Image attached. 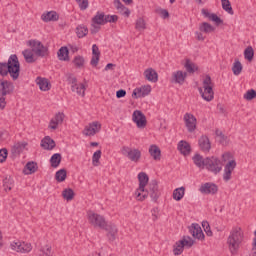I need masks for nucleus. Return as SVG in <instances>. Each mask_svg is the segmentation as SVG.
<instances>
[{"instance_id": "obj_1", "label": "nucleus", "mask_w": 256, "mask_h": 256, "mask_svg": "<svg viewBox=\"0 0 256 256\" xmlns=\"http://www.w3.org/2000/svg\"><path fill=\"white\" fill-rule=\"evenodd\" d=\"M19 73H21V64L15 54L10 55L8 62H0V75L2 77H7L10 74V77L17 81Z\"/></svg>"}, {"instance_id": "obj_2", "label": "nucleus", "mask_w": 256, "mask_h": 256, "mask_svg": "<svg viewBox=\"0 0 256 256\" xmlns=\"http://www.w3.org/2000/svg\"><path fill=\"white\" fill-rule=\"evenodd\" d=\"M243 239H245V234L241 227H233L226 241L228 251L231 255H237L239 253Z\"/></svg>"}, {"instance_id": "obj_3", "label": "nucleus", "mask_w": 256, "mask_h": 256, "mask_svg": "<svg viewBox=\"0 0 256 256\" xmlns=\"http://www.w3.org/2000/svg\"><path fill=\"white\" fill-rule=\"evenodd\" d=\"M213 80L211 79V76L206 75L202 81V87L198 88V91L204 99V101H207V103H211L213 99H215V92L213 91L214 87Z\"/></svg>"}, {"instance_id": "obj_4", "label": "nucleus", "mask_w": 256, "mask_h": 256, "mask_svg": "<svg viewBox=\"0 0 256 256\" xmlns=\"http://www.w3.org/2000/svg\"><path fill=\"white\" fill-rule=\"evenodd\" d=\"M139 187L135 191V199L137 201H145L149 197V192L145 190L147 184L149 183V176L145 172H140L138 174Z\"/></svg>"}, {"instance_id": "obj_5", "label": "nucleus", "mask_w": 256, "mask_h": 256, "mask_svg": "<svg viewBox=\"0 0 256 256\" xmlns=\"http://www.w3.org/2000/svg\"><path fill=\"white\" fill-rule=\"evenodd\" d=\"M87 219L90 225H93V227H99L100 229H105L106 231H109V228H107V221H105V218L100 214H97L92 210H88Z\"/></svg>"}, {"instance_id": "obj_6", "label": "nucleus", "mask_w": 256, "mask_h": 256, "mask_svg": "<svg viewBox=\"0 0 256 256\" xmlns=\"http://www.w3.org/2000/svg\"><path fill=\"white\" fill-rule=\"evenodd\" d=\"M121 155L127 157L132 163H139L141 161V150L129 146H122L120 149Z\"/></svg>"}, {"instance_id": "obj_7", "label": "nucleus", "mask_w": 256, "mask_h": 256, "mask_svg": "<svg viewBox=\"0 0 256 256\" xmlns=\"http://www.w3.org/2000/svg\"><path fill=\"white\" fill-rule=\"evenodd\" d=\"M195 241L189 236H184L183 239L175 242L173 245L172 253L173 255H181L185 251V247H193Z\"/></svg>"}, {"instance_id": "obj_8", "label": "nucleus", "mask_w": 256, "mask_h": 256, "mask_svg": "<svg viewBox=\"0 0 256 256\" xmlns=\"http://www.w3.org/2000/svg\"><path fill=\"white\" fill-rule=\"evenodd\" d=\"M205 169H207V171H210V173L217 175L218 173H221L223 169V164L221 163V160H219V158L217 157H208L206 158Z\"/></svg>"}, {"instance_id": "obj_9", "label": "nucleus", "mask_w": 256, "mask_h": 256, "mask_svg": "<svg viewBox=\"0 0 256 256\" xmlns=\"http://www.w3.org/2000/svg\"><path fill=\"white\" fill-rule=\"evenodd\" d=\"M68 84L71 87L72 93H77L80 97H85V84L77 82V77L70 75L68 76Z\"/></svg>"}, {"instance_id": "obj_10", "label": "nucleus", "mask_w": 256, "mask_h": 256, "mask_svg": "<svg viewBox=\"0 0 256 256\" xmlns=\"http://www.w3.org/2000/svg\"><path fill=\"white\" fill-rule=\"evenodd\" d=\"M10 247L12 251H16V253H30V251L33 250V246L31 245V243L21 240L12 241Z\"/></svg>"}, {"instance_id": "obj_11", "label": "nucleus", "mask_w": 256, "mask_h": 256, "mask_svg": "<svg viewBox=\"0 0 256 256\" xmlns=\"http://www.w3.org/2000/svg\"><path fill=\"white\" fill-rule=\"evenodd\" d=\"M101 131V123L99 121L90 122L82 131L85 137H95Z\"/></svg>"}, {"instance_id": "obj_12", "label": "nucleus", "mask_w": 256, "mask_h": 256, "mask_svg": "<svg viewBox=\"0 0 256 256\" xmlns=\"http://www.w3.org/2000/svg\"><path fill=\"white\" fill-rule=\"evenodd\" d=\"M151 91H152L151 85H149V84L142 85L133 90L132 97L134 99H143V98L151 95Z\"/></svg>"}, {"instance_id": "obj_13", "label": "nucleus", "mask_w": 256, "mask_h": 256, "mask_svg": "<svg viewBox=\"0 0 256 256\" xmlns=\"http://www.w3.org/2000/svg\"><path fill=\"white\" fill-rule=\"evenodd\" d=\"M235 167H237V162L235 160H231L224 166L223 181H225V183L231 181L233 171H235Z\"/></svg>"}, {"instance_id": "obj_14", "label": "nucleus", "mask_w": 256, "mask_h": 256, "mask_svg": "<svg viewBox=\"0 0 256 256\" xmlns=\"http://www.w3.org/2000/svg\"><path fill=\"white\" fill-rule=\"evenodd\" d=\"M184 123L189 133H193L197 129V118L191 113L184 115Z\"/></svg>"}, {"instance_id": "obj_15", "label": "nucleus", "mask_w": 256, "mask_h": 256, "mask_svg": "<svg viewBox=\"0 0 256 256\" xmlns=\"http://www.w3.org/2000/svg\"><path fill=\"white\" fill-rule=\"evenodd\" d=\"M199 191L202 195H215L219 187L214 183L206 182L200 186Z\"/></svg>"}, {"instance_id": "obj_16", "label": "nucleus", "mask_w": 256, "mask_h": 256, "mask_svg": "<svg viewBox=\"0 0 256 256\" xmlns=\"http://www.w3.org/2000/svg\"><path fill=\"white\" fill-rule=\"evenodd\" d=\"M132 121L136 123L137 127L139 129H143L147 125V118H145V115L142 111L135 110L132 115Z\"/></svg>"}, {"instance_id": "obj_17", "label": "nucleus", "mask_w": 256, "mask_h": 256, "mask_svg": "<svg viewBox=\"0 0 256 256\" xmlns=\"http://www.w3.org/2000/svg\"><path fill=\"white\" fill-rule=\"evenodd\" d=\"M32 51L36 57H45L48 53L47 47H45L40 41H33Z\"/></svg>"}, {"instance_id": "obj_18", "label": "nucleus", "mask_w": 256, "mask_h": 256, "mask_svg": "<svg viewBox=\"0 0 256 256\" xmlns=\"http://www.w3.org/2000/svg\"><path fill=\"white\" fill-rule=\"evenodd\" d=\"M145 191H147L148 195H150L153 201H157L159 199V196L161 195V193L159 192V185L155 180L150 182L148 190L145 189Z\"/></svg>"}, {"instance_id": "obj_19", "label": "nucleus", "mask_w": 256, "mask_h": 256, "mask_svg": "<svg viewBox=\"0 0 256 256\" xmlns=\"http://www.w3.org/2000/svg\"><path fill=\"white\" fill-rule=\"evenodd\" d=\"M186 79H187V72L177 70L172 73L171 83H175L176 85H183Z\"/></svg>"}, {"instance_id": "obj_20", "label": "nucleus", "mask_w": 256, "mask_h": 256, "mask_svg": "<svg viewBox=\"0 0 256 256\" xmlns=\"http://www.w3.org/2000/svg\"><path fill=\"white\" fill-rule=\"evenodd\" d=\"M189 231L192 234V237L195 239H199L202 241V239H205V234H203V230L201 229V226L197 223L192 224L189 227Z\"/></svg>"}, {"instance_id": "obj_21", "label": "nucleus", "mask_w": 256, "mask_h": 256, "mask_svg": "<svg viewBox=\"0 0 256 256\" xmlns=\"http://www.w3.org/2000/svg\"><path fill=\"white\" fill-rule=\"evenodd\" d=\"M65 119V114L59 112L57 113L51 120L49 123V128L50 129H57V127H59V125L63 124V121Z\"/></svg>"}, {"instance_id": "obj_22", "label": "nucleus", "mask_w": 256, "mask_h": 256, "mask_svg": "<svg viewBox=\"0 0 256 256\" xmlns=\"http://www.w3.org/2000/svg\"><path fill=\"white\" fill-rule=\"evenodd\" d=\"M144 77L150 83H157L159 81V74L153 68H148L144 71Z\"/></svg>"}, {"instance_id": "obj_23", "label": "nucleus", "mask_w": 256, "mask_h": 256, "mask_svg": "<svg viewBox=\"0 0 256 256\" xmlns=\"http://www.w3.org/2000/svg\"><path fill=\"white\" fill-rule=\"evenodd\" d=\"M198 144L201 151H204V153H209V151H211V141H209V137L201 136L198 140Z\"/></svg>"}, {"instance_id": "obj_24", "label": "nucleus", "mask_w": 256, "mask_h": 256, "mask_svg": "<svg viewBox=\"0 0 256 256\" xmlns=\"http://www.w3.org/2000/svg\"><path fill=\"white\" fill-rule=\"evenodd\" d=\"M36 85H38L40 91H50L51 90V82L47 78L37 77Z\"/></svg>"}, {"instance_id": "obj_25", "label": "nucleus", "mask_w": 256, "mask_h": 256, "mask_svg": "<svg viewBox=\"0 0 256 256\" xmlns=\"http://www.w3.org/2000/svg\"><path fill=\"white\" fill-rule=\"evenodd\" d=\"M13 91V83L4 80L0 82V93L1 95H9Z\"/></svg>"}, {"instance_id": "obj_26", "label": "nucleus", "mask_w": 256, "mask_h": 256, "mask_svg": "<svg viewBox=\"0 0 256 256\" xmlns=\"http://www.w3.org/2000/svg\"><path fill=\"white\" fill-rule=\"evenodd\" d=\"M114 5L120 15H123L124 17H129L131 15V10L125 7V5H123L120 0H114Z\"/></svg>"}, {"instance_id": "obj_27", "label": "nucleus", "mask_w": 256, "mask_h": 256, "mask_svg": "<svg viewBox=\"0 0 256 256\" xmlns=\"http://www.w3.org/2000/svg\"><path fill=\"white\" fill-rule=\"evenodd\" d=\"M202 15L209 19L210 21H213L216 25L223 24V20L217 16V14L210 13L207 9H202Z\"/></svg>"}, {"instance_id": "obj_28", "label": "nucleus", "mask_w": 256, "mask_h": 256, "mask_svg": "<svg viewBox=\"0 0 256 256\" xmlns=\"http://www.w3.org/2000/svg\"><path fill=\"white\" fill-rule=\"evenodd\" d=\"M41 19L44 23H49V21H59V14L55 11L46 12L41 15Z\"/></svg>"}, {"instance_id": "obj_29", "label": "nucleus", "mask_w": 256, "mask_h": 256, "mask_svg": "<svg viewBox=\"0 0 256 256\" xmlns=\"http://www.w3.org/2000/svg\"><path fill=\"white\" fill-rule=\"evenodd\" d=\"M41 148L46 149L47 151H52V149H55V140L51 139L49 136H46L41 141Z\"/></svg>"}, {"instance_id": "obj_30", "label": "nucleus", "mask_w": 256, "mask_h": 256, "mask_svg": "<svg viewBox=\"0 0 256 256\" xmlns=\"http://www.w3.org/2000/svg\"><path fill=\"white\" fill-rule=\"evenodd\" d=\"M194 165L198 167V169H205L207 165V158H203L200 154H195L192 158Z\"/></svg>"}, {"instance_id": "obj_31", "label": "nucleus", "mask_w": 256, "mask_h": 256, "mask_svg": "<svg viewBox=\"0 0 256 256\" xmlns=\"http://www.w3.org/2000/svg\"><path fill=\"white\" fill-rule=\"evenodd\" d=\"M22 54L26 63H35V61H37V55H35L33 49H26Z\"/></svg>"}, {"instance_id": "obj_32", "label": "nucleus", "mask_w": 256, "mask_h": 256, "mask_svg": "<svg viewBox=\"0 0 256 256\" xmlns=\"http://www.w3.org/2000/svg\"><path fill=\"white\" fill-rule=\"evenodd\" d=\"M148 151L154 161H161V149L157 145H151Z\"/></svg>"}, {"instance_id": "obj_33", "label": "nucleus", "mask_w": 256, "mask_h": 256, "mask_svg": "<svg viewBox=\"0 0 256 256\" xmlns=\"http://www.w3.org/2000/svg\"><path fill=\"white\" fill-rule=\"evenodd\" d=\"M178 150L182 155H189V153H191V145H189L187 141L181 140L178 143Z\"/></svg>"}, {"instance_id": "obj_34", "label": "nucleus", "mask_w": 256, "mask_h": 256, "mask_svg": "<svg viewBox=\"0 0 256 256\" xmlns=\"http://www.w3.org/2000/svg\"><path fill=\"white\" fill-rule=\"evenodd\" d=\"M89 34V28L84 24H80L76 27V35L79 39H83V37H87Z\"/></svg>"}, {"instance_id": "obj_35", "label": "nucleus", "mask_w": 256, "mask_h": 256, "mask_svg": "<svg viewBox=\"0 0 256 256\" xmlns=\"http://www.w3.org/2000/svg\"><path fill=\"white\" fill-rule=\"evenodd\" d=\"M57 55L59 61H69V48H67L66 46L61 47L58 50Z\"/></svg>"}, {"instance_id": "obj_36", "label": "nucleus", "mask_w": 256, "mask_h": 256, "mask_svg": "<svg viewBox=\"0 0 256 256\" xmlns=\"http://www.w3.org/2000/svg\"><path fill=\"white\" fill-rule=\"evenodd\" d=\"M25 147H27V143H25V142L15 143L11 148L12 155H19V153H21V151H23V149H25Z\"/></svg>"}, {"instance_id": "obj_37", "label": "nucleus", "mask_w": 256, "mask_h": 256, "mask_svg": "<svg viewBox=\"0 0 256 256\" xmlns=\"http://www.w3.org/2000/svg\"><path fill=\"white\" fill-rule=\"evenodd\" d=\"M37 169H38L37 163L28 162L25 166L24 173L25 175H33V173H36Z\"/></svg>"}, {"instance_id": "obj_38", "label": "nucleus", "mask_w": 256, "mask_h": 256, "mask_svg": "<svg viewBox=\"0 0 256 256\" xmlns=\"http://www.w3.org/2000/svg\"><path fill=\"white\" fill-rule=\"evenodd\" d=\"M92 23L95 25H105V13L97 12V14L92 18Z\"/></svg>"}, {"instance_id": "obj_39", "label": "nucleus", "mask_w": 256, "mask_h": 256, "mask_svg": "<svg viewBox=\"0 0 256 256\" xmlns=\"http://www.w3.org/2000/svg\"><path fill=\"white\" fill-rule=\"evenodd\" d=\"M185 197V187L176 188L173 191V199L175 201H181Z\"/></svg>"}, {"instance_id": "obj_40", "label": "nucleus", "mask_w": 256, "mask_h": 256, "mask_svg": "<svg viewBox=\"0 0 256 256\" xmlns=\"http://www.w3.org/2000/svg\"><path fill=\"white\" fill-rule=\"evenodd\" d=\"M199 30L201 33H213V31H215V27L207 22H203L199 25Z\"/></svg>"}, {"instance_id": "obj_41", "label": "nucleus", "mask_w": 256, "mask_h": 256, "mask_svg": "<svg viewBox=\"0 0 256 256\" xmlns=\"http://www.w3.org/2000/svg\"><path fill=\"white\" fill-rule=\"evenodd\" d=\"M51 167H54V169H57L59 165H61V154L55 153L50 158Z\"/></svg>"}, {"instance_id": "obj_42", "label": "nucleus", "mask_w": 256, "mask_h": 256, "mask_svg": "<svg viewBox=\"0 0 256 256\" xmlns=\"http://www.w3.org/2000/svg\"><path fill=\"white\" fill-rule=\"evenodd\" d=\"M147 29V23L145 22V19L143 18H137L135 22V30L136 31H145Z\"/></svg>"}, {"instance_id": "obj_43", "label": "nucleus", "mask_w": 256, "mask_h": 256, "mask_svg": "<svg viewBox=\"0 0 256 256\" xmlns=\"http://www.w3.org/2000/svg\"><path fill=\"white\" fill-rule=\"evenodd\" d=\"M184 67L187 71V73H195V71H198L199 67L196 66L195 63L191 62V60L187 59Z\"/></svg>"}, {"instance_id": "obj_44", "label": "nucleus", "mask_w": 256, "mask_h": 256, "mask_svg": "<svg viewBox=\"0 0 256 256\" xmlns=\"http://www.w3.org/2000/svg\"><path fill=\"white\" fill-rule=\"evenodd\" d=\"M243 71V65L239 60H235L232 66V72L234 75L238 76L241 75V72Z\"/></svg>"}, {"instance_id": "obj_45", "label": "nucleus", "mask_w": 256, "mask_h": 256, "mask_svg": "<svg viewBox=\"0 0 256 256\" xmlns=\"http://www.w3.org/2000/svg\"><path fill=\"white\" fill-rule=\"evenodd\" d=\"M55 179H56V181H58V183H63V181H65V179H67V170L60 169L59 171H57L56 175H55Z\"/></svg>"}, {"instance_id": "obj_46", "label": "nucleus", "mask_w": 256, "mask_h": 256, "mask_svg": "<svg viewBox=\"0 0 256 256\" xmlns=\"http://www.w3.org/2000/svg\"><path fill=\"white\" fill-rule=\"evenodd\" d=\"M62 197L66 199V201H73V198L75 197V192L71 188H67L63 190Z\"/></svg>"}, {"instance_id": "obj_47", "label": "nucleus", "mask_w": 256, "mask_h": 256, "mask_svg": "<svg viewBox=\"0 0 256 256\" xmlns=\"http://www.w3.org/2000/svg\"><path fill=\"white\" fill-rule=\"evenodd\" d=\"M222 3V9L226 11V13H229V15H233V7H231V2L229 0H221Z\"/></svg>"}, {"instance_id": "obj_48", "label": "nucleus", "mask_w": 256, "mask_h": 256, "mask_svg": "<svg viewBox=\"0 0 256 256\" xmlns=\"http://www.w3.org/2000/svg\"><path fill=\"white\" fill-rule=\"evenodd\" d=\"M244 57L247 59V61H253V57H255V51L253 50V47L249 46L245 49Z\"/></svg>"}, {"instance_id": "obj_49", "label": "nucleus", "mask_w": 256, "mask_h": 256, "mask_svg": "<svg viewBox=\"0 0 256 256\" xmlns=\"http://www.w3.org/2000/svg\"><path fill=\"white\" fill-rule=\"evenodd\" d=\"M73 63L77 69H81L85 65V58H83V56H76L73 60Z\"/></svg>"}, {"instance_id": "obj_50", "label": "nucleus", "mask_w": 256, "mask_h": 256, "mask_svg": "<svg viewBox=\"0 0 256 256\" xmlns=\"http://www.w3.org/2000/svg\"><path fill=\"white\" fill-rule=\"evenodd\" d=\"M101 155H102L101 150H97L96 152H94L92 156V165L94 167H99V160L101 159Z\"/></svg>"}, {"instance_id": "obj_51", "label": "nucleus", "mask_w": 256, "mask_h": 256, "mask_svg": "<svg viewBox=\"0 0 256 256\" xmlns=\"http://www.w3.org/2000/svg\"><path fill=\"white\" fill-rule=\"evenodd\" d=\"M3 187L5 191H11L13 189V179L5 178L3 180Z\"/></svg>"}, {"instance_id": "obj_52", "label": "nucleus", "mask_w": 256, "mask_h": 256, "mask_svg": "<svg viewBox=\"0 0 256 256\" xmlns=\"http://www.w3.org/2000/svg\"><path fill=\"white\" fill-rule=\"evenodd\" d=\"M202 227L208 237H213V231H211V226L209 225V222L203 221Z\"/></svg>"}, {"instance_id": "obj_53", "label": "nucleus", "mask_w": 256, "mask_h": 256, "mask_svg": "<svg viewBox=\"0 0 256 256\" xmlns=\"http://www.w3.org/2000/svg\"><path fill=\"white\" fill-rule=\"evenodd\" d=\"M81 11H85L89 8V0H75Z\"/></svg>"}, {"instance_id": "obj_54", "label": "nucleus", "mask_w": 256, "mask_h": 256, "mask_svg": "<svg viewBox=\"0 0 256 256\" xmlns=\"http://www.w3.org/2000/svg\"><path fill=\"white\" fill-rule=\"evenodd\" d=\"M118 20H119L118 15H106V16H104L105 23H117Z\"/></svg>"}, {"instance_id": "obj_55", "label": "nucleus", "mask_w": 256, "mask_h": 256, "mask_svg": "<svg viewBox=\"0 0 256 256\" xmlns=\"http://www.w3.org/2000/svg\"><path fill=\"white\" fill-rule=\"evenodd\" d=\"M255 97H256V91L255 90H248L244 94V99H246L247 101H251L252 99H255Z\"/></svg>"}, {"instance_id": "obj_56", "label": "nucleus", "mask_w": 256, "mask_h": 256, "mask_svg": "<svg viewBox=\"0 0 256 256\" xmlns=\"http://www.w3.org/2000/svg\"><path fill=\"white\" fill-rule=\"evenodd\" d=\"M7 155H8L7 148H2L0 150V163H5V161H7Z\"/></svg>"}, {"instance_id": "obj_57", "label": "nucleus", "mask_w": 256, "mask_h": 256, "mask_svg": "<svg viewBox=\"0 0 256 256\" xmlns=\"http://www.w3.org/2000/svg\"><path fill=\"white\" fill-rule=\"evenodd\" d=\"M222 161H224V163H227L228 161L229 163L230 161H235V160L233 159V155H231V153L226 152L222 155Z\"/></svg>"}, {"instance_id": "obj_58", "label": "nucleus", "mask_w": 256, "mask_h": 256, "mask_svg": "<svg viewBox=\"0 0 256 256\" xmlns=\"http://www.w3.org/2000/svg\"><path fill=\"white\" fill-rule=\"evenodd\" d=\"M99 57L100 56L92 55V59L90 61L92 67H97V65L99 64Z\"/></svg>"}, {"instance_id": "obj_59", "label": "nucleus", "mask_w": 256, "mask_h": 256, "mask_svg": "<svg viewBox=\"0 0 256 256\" xmlns=\"http://www.w3.org/2000/svg\"><path fill=\"white\" fill-rule=\"evenodd\" d=\"M7 105V102L5 101V96H3L2 94L0 95V110L5 109Z\"/></svg>"}, {"instance_id": "obj_60", "label": "nucleus", "mask_w": 256, "mask_h": 256, "mask_svg": "<svg viewBox=\"0 0 256 256\" xmlns=\"http://www.w3.org/2000/svg\"><path fill=\"white\" fill-rule=\"evenodd\" d=\"M127 95V91L121 89L116 92L117 99H121Z\"/></svg>"}, {"instance_id": "obj_61", "label": "nucleus", "mask_w": 256, "mask_h": 256, "mask_svg": "<svg viewBox=\"0 0 256 256\" xmlns=\"http://www.w3.org/2000/svg\"><path fill=\"white\" fill-rule=\"evenodd\" d=\"M42 256H51V247L46 246L42 249Z\"/></svg>"}, {"instance_id": "obj_62", "label": "nucleus", "mask_w": 256, "mask_h": 256, "mask_svg": "<svg viewBox=\"0 0 256 256\" xmlns=\"http://www.w3.org/2000/svg\"><path fill=\"white\" fill-rule=\"evenodd\" d=\"M108 235H109L110 239H111L112 241H114L115 236L117 235V228H116V227H113V228H112V231H110V232L108 233Z\"/></svg>"}, {"instance_id": "obj_63", "label": "nucleus", "mask_w": 256, "mask_h": 256, "mask_svg": "<svg viewBox=\"0 0 256 256\" xmlns=\"http://www.w3.org/2000/svg\"><path fill=\"white\" fill-rule=\"evenodd\" d=\"M92 55H96V56H100L101 52H99V47L96 46V44H94L92 46Z\"/></svg>"}, {"instance_id": "obj_64", "label": "nucleus", "mask_w": 256, "mask_h": 256, "mask_svg": "<svg viewBox=\"0 0 256 256\" xmlns=\"http://www.w3.org/2000/svg\"><path fill=\"white\" fill-rule=\"evenodd\" d=\"M160 16L162 17V19H167V17H169V11H167L165 9H161Z\"/></svg>"}]
</instances>
